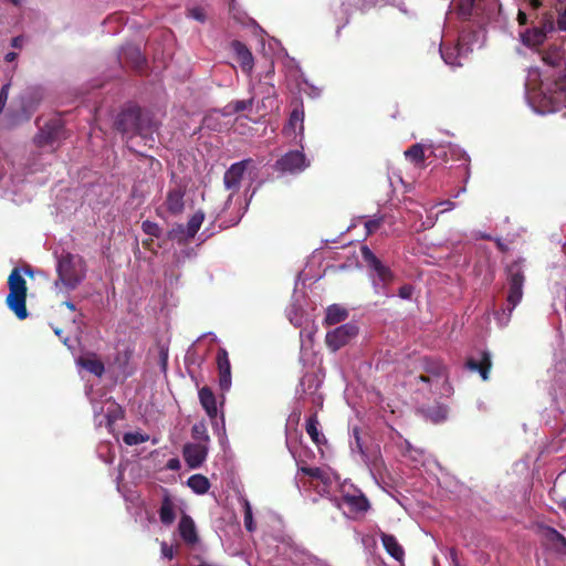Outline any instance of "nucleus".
<instances>
[{
  "label": "nucleus",
  "mask_w": 566,
  "mask_h": 566,
  "mask_svg": "<svg viewBox=\"0 0 566 566\" xmlns=\"http://www.w3.org/2000/svg\"><path fill=\"white\" fill-rule=\"evenodd\" d=\"M191 437L195 440L203 442L202 444H207L210 440L206 426L203 423H196L192 426Z\"/></svg>",
  "instance_id": "nucleus-38"
},
{
  "label": "nucleus",
  "mask_w": 566,
  "mask_h": 566,
  "mask_svg": "<svg viewBox=\"0 0 566 566\" xmlns=\"http://www.w3.org/2000/svg\"><path fill=\"white\" fill-rule=\"evenodd\" d=\"M523 262V259H518L505 268L509 284V293L506 297L509 315H511L523 297V285L525 282Z\"/></svg>",
  "instance_id": "nucleus-4"
},
{
  "label": "nucleus",
  "mask_w": 566,
  "mask_h": 566,
  "mask_svg": "<svg viewBox=\"0 0 566 566\" xmlns=\"http://www.w3.org/2000/svg\"><path fill=\"white\" fill-rule=\"evenodd\" d=\"M252 163V159H243L241 161L232 164L223 176V184L227 190L231 191V195L237 193L240 190L241 181L248 166Z\"/></svg>",
  "instance_id": "nucleus-10"
},
{
  "label": "nucleus",
  "mask_w": 566,
  "mask_h": 566,
  "mask_svg": "<svg viewBox=\"0 0 566 566\" xmlns=\"http://www.w3.org/2000/svg\"><path fill=\"white\" fill-rule=\"evenodd\" d=\"M412 293H413V286L410 284H405V285L400 286L399 291H398L399 297H401L403 300L410 298Z\"/></svg>",
  "instance_id": "nucleus-46"
},
{
  "label": "nucleus",
  "mask_w": 566,
  "mask_h": 566,
  "mask_svg": "<svg viewBox=\"0 0 566 566\" xmlns=\"http://www.w3.org/2000/svg\"><path fill=\"white\" fill-rule=\"evenodd\" d=\"M551 94V99L559 101L562 96H566V74L559 75L547 88Z\"/></svg>",
  "instance_id": "nucleus-32"
},
{
  "label": "nucleus",
  "mask_w": 566,
  "mask_h": 566,
  "mask_svg": "<svg viewBox=\"0 0 566 566\" xmlns=\"http://www.w3.org/2000/svg\"><path fill=\"white\" fill-rule=\"evenodd\" d=\"M63 138H65L64 123L62 118L53 117L40 127V130L35 136V143L38 146L43 147L53 145Z\"/></svg>",
  "instance_id": "nucleus-6"
},
{
  "label": "nucleus",
  "mask_w": 566,
  "mask_h": 566,
  "mask_svg": "<svg viewBox=\"0 0 566 566\" xmlns=\"http://www.w3.org/2000/svg\"><path fill=\"white\" fill-rule=\"evenodd\" d=\"M522 43L527 48H538L547 39V34L544 33L538 27L533 25L527 28L520 34Z\"/></svg>",
  "instance_id": "nucleus-21"
},
{
  "label": "nucleus",
  "mask_w": 566,
  "mask_h": 566,
  "mask_svg": "<svg viewBox=\"0 0 566 566\" xmlns=\"http://www.w3.org/2000/svg\"><path fill=\"white\" fill-rule=\"evenodd\" d=\"M142 229L146 234L153 238H160L163 233V229L159 227V224L150 220H145L142 223Z\"/></svg>",
  "instance_id": "nucleus-40"
},
{
  "label": "nucleus",
  "mask_w": 566,
  "mask_h": 566,
  "mask_svg": "<svg viewBox=\"0 0 566 566\" xmlns=\"http://www.w3.org/2000/svg\"><path fill=\"white\" fill-rule=\"evenodd\" d=\"M496 247L500 251L502 252H505L507 250L506 245L504 243H502V241L500 239H496Z\"/></svg>",
  "instance_id": "nucleus-56"
},
{
  "label": "nucleus",
  "mask_w": 566,
  "mask_h": 566,
  "mask_svg": "<svg viewBox=\"0 0 566 566\" xmlns=\"http://www.w3.org/2000/svg\"><path fill=\"white\" fill-rule=\"evenodd\" d=\"M358 335V326L355 323H345L332 331H328L325 336L326 346L332 352H337L346 346Z\"/></svg>",
  "instance_id": "nucleus-5"
},
{
  "label": "nucleus",
  "mask_w": 566,
  "mask_h": 566,
  "mask_svg": "<svg viewBox=\"0 0 566 566\" xmlns=\"http://www.w3.org/2000/svg\"><path fill=\"white\" fill-rule=\"evenodd\" d=\"M182 237H186V227L182 224H178L176 228L171 230L170 238L172 240H177L179 243L190 241L189 239H184Z\"/></svg>",
  "instance_id": "nucleus-43"
},
{
  "label": "nucleus",
  "mask_w": 566,
  "mask_h": 566,
  "mask_svg": "<svg viewBox=\"0 0 566 566\" xmlns=\"http://www.w3.org/2000/svg\"><path fill=\"white\" fill-rule=\"evenodd\" d=\"M203 220L205 213L202 211L195 212L186 226V237L182 238L189 240L193 239L197 232L199 231Z\"/></svg>",
  "instance_id": "nucleus-31"
},
{
  "label": "nucleus",
  "mask_w": 566,
  "mask_h": 566,
  "mask_svg": "<svg viewBox=\"0 0 566 566\" xmlns=\"http://www.w3.org/2000/svg\"><path fill=\"white\" fill-rule=\"evenodd\" d=\"M208 447L202 443H186L182 448V457L190 469H198L206 461Z\"/></svg>",
  "instance_id": "nucleus-12"
},
{
  "label": "nucleus",
  "mask_w": 566,
  "mask_h": 566,
  "mask_svg": "<svg viewBox=\"0 0 566 566\" xmlns=\"http://www.w3.org/2000/svg\"><path fill=\"white\" fill-rule=\"evenodd\" d=\"M528 9L538 10L542 7V0H525Z\"/></svg>",
  "instance_id": "nucleus-50"
},
{
  "label": "nucleus",
  "mask_w": 566,
  "mask_h": 566,
  "mask_svg": "<svg viewBox=\"0 0 566 566\" xmlns=\"http://www.w3.org/2000/svg\"><path fill=\"white\" fill-rule=\"evenodd\" d=\"M354 433H355V438H356L357 448H358L359 452L363 453L364 451H363V447L360 444V438L358 436L357 429L354 430Z\"/></svg>",
  "instance_id": "nucleus-55"
},
{
  "label": "nucleus",
  "mask_w": 566,
  "mask_h": 566,
  "mask_svg": "<svg viewBox=\"0 0 566 566\" xmlns=\"http://www.w3.org/2000/svg\"><path fill=\"white\" fill-rule=\"evenodd\" d=\"M465 367L471 371H476L480 374L483 380L489 379V374L492 368L491 355L489 352H482L480 360L474 358H468L465 361Z\"/></svg>",
  "instance_id": "nucleus-16"
},
{
  "label": "nucleus",
  "mask_w": 566,
  "mask_h": 566,
  "mask_svg": "<svg viewBox=\"0 0 566 566\" xmlns=\"http://www.w3.org/2000/svg\"><path fill=\"white\" fill-rule=\"evenodd\" d=\"M115 128L123 135L128 136L133 139L135 136H139L148 142H154L153 134L156 130V124L142 108L132 105L124 108L116 117Z\"/></svg>",
  "instance_id": "nucleus-1"
},
{
  "label": "nucleus",
  "mask_w": 566,
  "mask_h": 566,
  "mask_svg": "<svg viewBox=\"0 0 566 566\" xmlns=\"http://www.w3.org/2000/svg\"><path fill=\"white\" fill-rule=\"evenodd\" d=\"M563 507L566 511V501L563 502Z\"/></svg>",
  "instance_id": "nucleus-63"
},
{
  "label": "nucleus",
  "mask_w": 566,
  "mask_h": 566,
  "mask_svg": "<svg viewBox=\"0 0 566 566\" xmlns=\"http://www.w3.org/2000/svg\"><path fill=\"white\" fill-rule=\"evenodd\" d=\"M300 470L304 475L321 481L325 486H329L333 482L331 474L321 468L302 467Z\"/></svg>",
  "instance_id": "nucleus-30"
},
{
  "label": "nucleus",
  "mask_w": 566,
  "mask_h": 566,
  "mask_svg": "<svg viewBox=\"0 0 566 566\" xmlns=\"http://www.w3.org/2000/svg\"><path fill=\"white\" fill-rule=\"evenodd\" d=\"M535 20L536 23L534 25L538 27L547 35L552 34L556 30V19L553 11H545L541 14H536Z\"/></svg>",
  "instance_id": "nucleus-26"
},
{
  "label": "nucleus",
  "mask_w": 566,
  "mask_h": 566,
  "mask_svg": "<svg viewBox=\"0 0 566 566\" xmlns=\"http://www.w3.org/2000/svg\"><path fill=\"white\" fill-rule=\"evenodd\" d=\"M423 371L424 374L417 377V381L424 384L428 391H432L433 385L448 379L447 367L440 360L424 358Z\"/></svg>",
  "instance_id": "nucleus-7"
},
{
  "label": "nucleus",
  "mask_w": 566,
  "mask_h": 566,
  "mask_svg": "<svg viewBox=\"0 0 566 566\" xmlns=\"http://www.w3.org/2000/svg\"><path fill=\"white\" fill-rule=\"evenodd\" d=\"M178 530L181 538L187 544H195L198 542L196 525L193 520L189 515L184 514L181 516Z\"/></svg>",
  "instance_id": "nucleus-22"
},
{
  "label": "nucleus",
  "mask_w": 566,
  "mask_h": 566,
  "mask_svg": "<svg viewBox=\"0 0 566 566\" xmlns=\"http://www.w3.org/2000/svg\"><path fill=\"white\" fill-rule=\"evenodd\" d=\"M167 468L170 470H178L180 468V462L178 459H169L167 462Z\"/></svg>",
  "instance_id": "nucleus-52"
},
{
  "label": "nucleus",
  "mask_w": 566,
  "mask_h": 566,
  "mask_svg": "<svg viewBox=\"0 0 566 566\" xmlns=\"http://www.w3.org/2000/svg\"><path fill=\"white\" fill-rule=\"evenodd\" d=\"M310 166L303 151L290 150L275 161L274 169L280 172L298 174Z\"/></svg>",
  "instance_id": "nucleus-8"
},
{
  "label": "nucleus",
  "mask_w": 566,
  "mask_h": 566,
  "mask_svg": "<svg viewBox=\"0 0 566 566\" xmlns=\"http://www.w3.org/2000/svg\"><path fill=\"white\" fill-rule=\"evenodd\" d=\"M527 21H528L527 14L523 10H518V13H517V22H518V24L520 25H525V24H527Z\"/></svg>",
  "instance_id": "nucleus-51"
},
{
  "label": "nucleus",
  "mask_w": 566,
  "mask_h": 566,
  "mask_svg": "<svg viewBox=\"0 0 566 566\" xmlns=\"http://www.w3.org/2000/svg\"><path fill=\"white\" fill-rule=\"evenodd\" d=\"M80 364L83 368L98 377L105 371L104 364L96 358H81Z\"/></svg>",
  "instance_id": "nucleus-35"
},
{
  "label": "nucleus",
  "mask_w": 566,
  "mask_h": 566,
  "mask_svg": "<svg viewBox=\"0 0 566 566\" xmlns=\"http://www.w3.org/2000/svg\"><path fill=\"white\" fill-rule=\"evenodd\" d=\"M148 438L149 437L147 434H143L140 432H126L123 436V441L127 446H137V444L146 442L148 440Z\"/></svg>",
  "instance_id": "nucleus-39"
},
{
  "label": "nucleus",
  "mask_w": 566,
  "mask_h": 566,
  "mask_svg": "<svg viewBox=\"0 0 566 566\" xmlns=\"http://www.w3.org/2000/svg\"><path fill=\"white\" fill-rule=\"evenodd\" d=\"M198 566H211V565H209V564H207V563L202 562V563H200Z\"/></svg>",
  "instance_id": "nucleus-61"
},
{
  "label": "nucleus",
  "mask_w": 566,
  "mask_h": 566,
  "mask_svg": "<svg viewBox=\"0 0 566 566\" xmlns=\"http://www.w3.org/2000/svg\"><path fill=\"white\" fill-rule=\"evenodd\" d=\"M176 505L170 496V494L165 491L164 497L161 500V505L159 509V520L164 525H171L176 520L175 513Z\"/></svg>",
  "instance_id": "nucleus-23"
},
{
  "label": "nucleus",
  "mask_w": 566,
  "mask_h": 566,
  "mask_svg": "<svg viewBox=\"0 0 566 566\" xmlns=\"http://www.w3.org/2000/svg\"><path fill=\"white\" fill-rule=\"evenodd\" d=\"M188 13H189V17H191L192 19H195L199 22H205V20H206V13L202 8H199V7L191 8V9H189Z\"/></svg>",
  "instance_id": "nucleus-44"
},
{
  "label": "nucleus",
  "mask_w": 566,
  "mask_h": 566,
  "mask_svg": "<svg viewBox=\"0 0 566 566\" xmlns=\"http://www.w3.org/2000/svg\"><path fill=\"white\" fill-rule=\"evenodd\" d=\"M475 0H455V9L458 14L467 20L471 17Z\"/></svg>",
  "instance_id": "nucleus-36"
},
{
  "label": "nucleus",
  "mask_w": 566,
  "mask_h": 566,
  "mask_svg": "<svg viewBox=\"0 0 566 566\" xmlns=\"http://www.w3.org/2000/svg\"><path fill=\"white\" fill-rule=\"evenodd\" d=\"M55 334L61 337L62 336V331L61 329H55Z\"/></svg>",
  "instance_id": "nucleus-60"
},
{
  "label": "nucleus",
  "mask_w": 566,
  "mask_h": 566,
  "mask_svg": "<svg viewBox=\"0 0 566 566\" xmlns=\"http://www.w3.org/2000/svg\"><path fill=\"white\" fill-rule=\"evenodd\" d=\"M199 401L205 409L207 416L210 418L211 421L217 419L218 416V407H217V399L211 390L210 387L203 386L199 392Z\"/></svg>",
  "instance_id": "nucleus-17"
},
{
  "label": "nucleus",
  "mask_w": 566,
  "mask_h": 566,
  "mask_svg": "<svg viewBox=\"0 0 566 566\" xmlns=\"http://www.w3.org/2000/svg\"><path fill=\"white\" fill-rule=\"evenodd\" d=\"M543 537L554 551L566 554V537L551 526L542 527Z\"/></svg>",
  "instance_id": "nucleus-18"
},
{
  "label": "nucleus",
  "mask_w": 566,
  "mask_h": 566,
  "mask_svg": "<svg viewBox=\"0 0 566 566\" xmlns=\"http://www.w3.org/2000/svg\"><path fill=\"white\" fill-rule=\"evenodd\" d=\"M120 59L126 63H129L135 70H143L146 62L144 55L137 46H127L123 50Z\"/></svg>",
  "instance_id": "nucleus-24"
},
{
  "label": "nucleus",
  "mask_w": 566,
  "mask_h": 566,
  "mask_svg": "<svg viewBox=\"0 0 566 566\" xmlns=\"http://www.w3.org/2000/svg\"><path fill=\"white\" fill-rule=\"evenodd\" d=\"M360 253L363 261L376 273L384 287L394 281L395 275L391 270L385 265L367 245L360 248Z\"/></svg>",
  "instance_id": "nucleus-9"
},
{
  "label": "nucleus",
  "mask_w": 566,
  "mask_h": 566,
  "mask_svg": "<svg viewBox=\"0 0 566 566\" xmlns=\"http://www.w3.org/2000/svg\"><path fill=\"white\" fill-rule=\"evenodd\" d=\"M556 23L559 30L566 31V10L558 15Z\"/></svg>",
  "instance_id": "nucleus-48"
},
{
  "label": "nucleus",
  "mask_w": 566,
  "mask_h": 566,
  "mask_svg": "<svg viewBox=\"0 0 566 566\" xmlns=\"http://www.w3.org/2000/svg\"><path fill=\"white\" fill-rule=\"evenodd\" d=\"M34 94L38 96V95H40V92H39L38 90H34ZM40 97H41V96H39V98H40Z\"/></svg>",
  "instance_id": "nucleus-62"
},
{
  "label": "nucleus",
  "mask_w": 566,
  "mask_h": 566,
  "mask_svg": "<svg viewBox=\"0 0 566 566\" xmlns=\"http://www.w3.org/2000/svg\"><path fill=\"white\" fill-rule=\"evenodd\" d=\"M11 3H13L14 6H19L21 0H9Z\"/></svg>",
  "instance_id": "nucleus-59"
},
{
  "label": "nucleus",
  "mask_w": 566,
  "mask_h": 566,
  "mask_svg": "<svg viewBox=\"0 0 566 566\" xmlns=\"http://www.w3.org/2000/svg\"><path fill=\"white\" fill-rule=\"evenodd\" d=\"M154 243L153 237L143 241L144 248L150 250Z\"/></svg>",
  "instance_id": "nucleus-54"
},
{
  "label": "nucleus",
  "mask_w": 566,
  "mask_h": 566,
  "mask_svg": "<svg viewBox=\"0 0 566 566\" xmlns=\"http://www.w3.org/2000/svg\"><path fill=\"white\" fill-rule=\"evenodd\" d=\"M342 504L348 507L353 517L365 514L370 509L369 500L360 490H355L353 494L344 492L340 499L337 500V505L340 506Z\"/></svg>",
  "instance_id": "nucleus-11"
},
{
  "label": "nucleus",
  "mask_w": 566,
  "mask_h": 566,
  "mask_svg": "<svg viewBox=\"0 0 566 566\" xmlns=\"http://www.w3.org/2000/svg\"><path fill=\"white\" fill-rule=\"evenodd\" d=\"M304 112L298 108H294L292 113L290 114L289 118V127L293 130H295L297 127L301 132L304 129Z\"/></svg>",
  "instance_id": "nucleus-37"
},
{
  "label": "nucleus",
  "mask_w": 566,
  "mask_h": 566,
  "mask_svg": "<svg viewBox=\"0 0 566 566\" xmlns=\"http://www.w3.org/2000/svg\"><path fill=\"white\" fill-rule=\"evenodd\" d=\"M10 84H4L0 90V114L2 113L9 96Z\"/></svg>",
  "instance_id": "nucleus-45"
},
{
  "label": "nucleus",
  "mask_w": 566,
  "mask_h": 566,
  "mask_svg": "<svg viewBox=\"0 0 566 566\" xmlns=\"http://www.w3.org/2000/svg\"><path fill=\"white\" fill-rule=\"evenodd\" d=\"M541 57L548 66L556 69H564L566 66V60L559 46L552 45L547 50L542 51Z\"/></svg>",
  "instance_id": "nucleus-20"
},
{
  "label": "nucleus",
  "mask_w": 566,
  "mask_h": 566,
  "mask_svg": "<svg viewBox=\"0 0 566 566\" xmlns=\"http://www.w3.org/2000/svg\"><path fill=\"white\" fill-rule=\"evenodd\" d=\"M234 53L237 62L240 64L242 72L250 74L254 66V57L248 46L239 41L233 40L230 44Z\"/></svg>",
  "instance_id": "nucleus-15"
},
{
  "label": "nucleus",
  "mask_w": 566,
  "mask_h": 566,
  "mask_svg": "<svg viewBox=\"0 0 566 566\" xmlns=\"http://www.w3.org/2000/svg\"><path fill=\"white\" fill-rule=\"evenodd\" d=\"M318 424H319V421H318L317 415L313 413L307 418L306 426H305L307 434L311 437L312 441L316 446H319V444L326 442L324 434L321 433L318 430Z\"/></svg>",
  "instance_id": "nucleus-27"
},
{
  "label": "nucleus",
  "mask_w": 566,
  "mask_h": 566,
  "mask_svg": "<svg viewBox=\"0 0 566 566\" xmlns=\"http://www.w3.org/2000/svg\"><path fill=\"white\" fill-rule=\"evenodd\" d=\"M379 536L386 552L396 560L402 562L405 557V549L399 544L397 538L394 535L387 534L385 532H380Z\"/></svg>",
  "instance_id": "nucleus-19"
},
{
  "label": "nucleus",
  "mask_w": 566,
  "mask_h": 566,
  "mask_svg": "<svg viewBox=\"0 0 566 566\" xmlns=\"http://www.w3.org/2000/svg\"><path fill=\"white\" fill-rule=\"evenodd\" d=\"M253 102H254L253 98L231 102L224 107V111L222 114L226 116H229V115H232L235 113L243 112L245 109H250L253 106Z\"/></svg>",
  "instance_id": "nucleus-33"
},
{
  "label": "nucleus",
  "mask_w": 566,
  "mask_h": 566,
  "mask_svg": "<svg viewBox=\"0 0 566 566\" xmlns=\"http://www.w3.org/2000/svg\"><path fill=\"white\" fill-rule=\"evenodd\" d=\"M243 509H244V526L249 532H253L255 526L253 522L252 507L250 502L244 499L243 500Z\"/></svg>",
  "instance_id": "nucleus-41"
},
{
  "label": "nucleus",
  "mask_w": 566,
  "mask_h": 566,
  "mask_svg": "<svg viewBox=\"0 0 566 566\" xmlns=\"http://www.w3.org/2000/svg\"><path fill=\"white\" fill-rule=\"evenodd\" d=\"M161 553H163L164 557H166L168 559H172L174 558V548H172V546L168 545L165 542L161 543Z\"/></svg>",
  "instance_id": "nucleus-47"
},
{
  "label": "nucleus",
  "mask_w": 566,
  "mask_h": 566,
  "mask_svg": "<svg viewBox=\"0 0 566 566\" xmlns=\"http://www.w3.org/2000/svg\"><path fill=\"white\" fill-rule=\"evenodd\" d=\"M186 189L182 186H176L167 191L165 207L171 216H178L185 210Z\"/></svg>",
  "instance_id": "nucleus-14"
},
{
  "label": "nucleus",
  "mask_w": 566,
  "mask_h": 566,
  "mask_svg": "<svg viewBox=\"0 0 566 566\" xmlns=\"http://www.w3.org/2000/svg\"><path fill=\"white\" fill-rule=\"evenodd\" d=\"M63 305L66 306L70 311H75L76 310L75 304L70 302V301L63 302Z\"/></svg>",
  "instance_id": "nucleus-57"
},
{
  "label": "nucleus",
  "mask_w": 566,
  "mask_h": 566,
  "mask_svg": "<svg viewBox=\"0 0 566 566\" xmlns=\"http://www.w3.org/2000/svg\"><path fill=\"white\" fill-rule=\"evenodd\" d=\"M377 0H346L342 2L343 11L346 15L345 22H348V15L350 8H355L358 11H366L376 6Z\"/></svg>",
  "instance_id": "nucleus-28"
},
{
  "label": "nucleus",
  "mask_w": 566,
  "mask_h": 566,
  "mask_svg": "<svg viewBox=\"0 0 566 566\" xmlns=\"http://www.w3.org/2000/svg\"><path fill=\"white\" fill-rule=\"evenodd\" d=\"M9 294L6 297L8 308L20 321L28 318L27 308L28 286L27 281L21 274L19 268H14L8 277Z\"/></svg>",
  "instance_id": "nucleus-3"
},
{
  "label": "nucleus",
  "mask_w": 566,
  "mask_h": 566,
  "mask_svg": "<svg viewBox=\"0 0 566 566\" xmlns=\"http://www.w3.org/2000/svg\"><path fill=\"white\" fill-rule=\"evenodd\" d=\"M56 274L55 286L60 284L69 291L75 290L86 277V262L83 256L63 251L55 254Z\"/></svg>",
  "instance_id": "nucleus-2"
},
{
  "label": "nucleus",
  "mask_w": 566,
  "mask_h": 566,
  "mask_svg": "<svg viewBox=\"0 0 566 566\" xmlns=\"http://www.w3.org/2000/svg\"><path fill=\"white\" fill-rule=\"evenodd\" d=\"M217 367L219 375V386L222 391H228L231 387V364L226 348L220 347L217 352Z\"/></svg>",
  "instance_id": "nucleus-13"
},
{
  "label": "nucleus",
  "mask_w": 566,
  "mask_h": 566,
  "mask_svg": "<svg viewBox=\"0 0 566 566\" xmlns=\"http://www.w3.org/2000/svg\"><path fill=\"white\" fill-rule=\"evenodd\" d=\"M405 156L415 165H423L424 148L421 144H415L405 151Z\"/></svg>",
  "instance_id": "nucleus-34"
},
{
  "label": "nucleus",
  "mask_w": 566,
  "mask_h": 566,
  "mask_svg": "<svg viewBox=\"0 0 566 566\" xmlns=\"http://www.w3.org/2000/svg\"><path fill=\"white\" fill-rule=\"evenodd\" d=\"M384 223V217H376L365 222L367 235L375 233Z\"/></svg>",
  "instance_id": "nucleus-42"
},
{
  "label": "nucleus",
  "mask_w": 566,
  "mask_h": 566,
  "mask_svg": "<svg viewBox=\"0 0 566 566\" xmlns=\"http://www.w3.org/2000/svg\"><path fill=\"white\" fill-rule=\"evenodd\" d=\"M18 57V54L15 52H9L4 56L6 62H13Z\"/></svg>",
  "instance_id": "nucleus-53"
},
{
  "label": "nucleus",
  "mask_w": 566,
  "mask_h": 566,
  "mask_svg": "<svg viewBox=\"0 0 566 566\" xmlns=\"http://www.w3.org/2000/svg\"><path fill=\"white\" fill-rule=\"evenodd\" d=\"M24 272L29 275V276H32L33 275V272L31 270V268L28 265L25 269H24Z\"/></svg>",
  "instance_id": "nucleus-58"
},
{
  "label": "nucleus",
  "mask_w": 566,
  "mask_h": 566,
  "mask_svg": "<svg viewBox=\"0 0 566 566\" xmlns=\"http://www.w3.org/2000/svg\"><path fill=\"white\" fill-rule=\"evenodd\" d=\"M23 43H24V36L23 35L14 36L11 40V46L14 48V49H21L23 46Z\"/></svg>",
  "instance_id": "nucleus-49"
},
{
  "label": "nucleus",
  "mask_w": 566,
  "mask_h": 566,
  "mask_svg": "<svg viewBox=\"0 0 566 566\" xmlns=\"http://www.w3.org/2000/svg\"><path fill=\"white\" fill-rule=\"evenodd\" d=\"M187 485L197 494H206L210 489L209 479L202 474H193L188 481Z\"/></svg>",
  "instance_id": "nucleus-29"
},
{
  "label": "nucleus",
  "mask_w": 566,
  "mask_h": 566,
  "mask_svg": "<svg viewBox=\"0 0 566 566\" xmlns=\"http://www.w3.org/2000/svg\"><path fill=\"white\" fill-rule=\"evenodd\" d=\"M348 315H349L348 311L345 307H343L338 304H333V305L328 306L326 310L324 325L332 326V325L339 324V323L346 321Z\"/></svg>",
  "instance_id": "nucleus-25"
}]
</instances>
